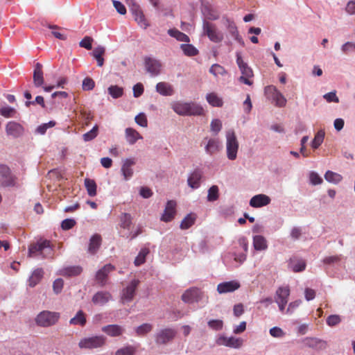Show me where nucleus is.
<instances>
[{"mask_svg":"<svg viewBox=\"0 0 355 355\" xmlns=\"http://www.w3.org/2000/svg\"><path fill=\"white\" fill-rule=\"evenodd\" d=\"M172 110L180 116H201L204 110L195 102L177 101L171 103Z\"/></svg>","mask_w":355,"mask_h":355,"instance_id":"1","label":"nucleus"},{"mask_svg":"<svg viewBox=\"0 0 355 355\" xmlns=\"http://www.w3.org/2000/svg\"><path fill=\"white\" fill-rule=\"evenodd\" d=\"M53 248L48 240H40L30 245L28 256L31 257L49 258L53 254Z\"/></svg>","mask_w":355,"mask_h":355,"instance_id":"2","label":"nucleus"},{"mask_svg":"<svg viewBox=\"0 0 355 355\" xmlns=\"http://www.w3.org/2000/svg\"><path fill=\"white\" fill-rule=\"evenodd\" d=\"M226 155L229 160L234 161L237 158L239 148V143L233 129H229L225 132Z\"/></svg>","mask_w":355,"mask_h":355,"instance_id":"3","label":"nucleus"},{"mask_svg":"<svg viewBox=\"0 0 355 355\" xmlns=\"http://www.w3.org/2000/svg\"><path fill=\"white\" fill-rule=\"evenodd\" d=\"M60 318V313L55 311H42L35 318V324L41 327L55 325Z\"/></svg>","mask_w":355,"mask_h":355,"instance_id":"4","label":"nucleus"},{"mask_svg":"<svg viewBox=\"0 0 355 355\" xmlns=\"http://www.w3.org/2000/svg\"><path fill=\"white\" fill-rule=\"evenodd\" d=\"M106 343V338L103 335L92 336L81 338L78 347L81 349H93L103 347Z\"/></svg>","mask_w":355,"mask_h":355,"instance_id":"5","label":"nucleus"},{"mask_svg":"<svg viewBox=\"0 0 355 355\" xmlns=\"http://www.w3.org/2000/svg\"><path fill=\"white\" fill-rule=\"evenodd\" d=\"M236 64L242 73V76L239 78V81L245 85H251L252 82L250 78L253 76L252 69L243 61L241 52L237 51L236 53Z\"/></svg>","mask_w":355,"mask_h":355,"instance_id":"6","label":"nucleus"},{"mask_svg":"<svg viewBox=\"0 0 355 355\" xmlns=\"http://www.w3.org/2000/svg\"><path fill=\"white\" fill-rule=\"evenodd\" d=\"M177 331L173 328H163L154 335L155 342L158 345H165L171 343L176 336Z\"/></svg>","mask_w":355,"mask_h":355,"instance_id":"7","label":"nucleus"},{"mask_svg":"<svg viewBox=\"0 0 355 355\" xmlns=\"http://www.w3.org/2000/svg\"><path fill=\"white\" fill-rule=\"evenodd\" d=\"M266 94L272 99L275 106L284 107L286 105L287 100L282 93L275 86L268 85L265 87Z\"/></svg>","mask_w":355,"mask_h":355,"instance_id":"8","label":"nucleus"},{"mask_svg":"<svg viewBox=\"0 0 355 355\" xmlns=\"http://www.w3.org/2000/svg\"><path fill=\"white\" fill-rule=\"evenodd\" d=\"M202 28L203 34L206 35L211 42L219 43L223 41V34L216 28L214 24L204 21Z\"/></svg>","mask_w":355,"mask_h":355,"instance_id":"9","label":"nucleus"},{"mask_svg":"<svg viewBox=\"0 0 355 355\" xmlns=\"http://www.w3.org/2000/svg\"><path fill=\"white\" fill-rule=\"evenodd\" d=\"M201 146H204L206 154L213 155L218 153L221 148V143L218 138L205 137L201 143Z\"/></svg>","mask_w":355,"mask_h":355,"instance_id":"10","label":"nucleus"},{"mask_svg":"<svg viewBox=\"0 0 355 355\" xmlns=\"http://www.w3.org/2000/svg\"><path fill=\"white\" fill-rule=\"evenodd\" d=\"M139 284L138 279H132L121 293V301L123 304L131 302L135 295L136 289Z\"/></svg>","mask_w":355,"mask_h":355,"instance_id":"11","label":"nucleus"},{"mask_svg":"<svg viewBox=\"0 0 355 355\" xmlns=\"http://www.w3.org/2000/svg\"><path fill=\"white\" fill-rule=\"evenodd\" d=\"M6 135L12 138L21 137L24 134V128L21 124L14 121H8L6 125Z\"/></svg>","mask_w":355,"mask_h":355,"instance_id":"12","label":"nucleus"},{"mask_svg":"<svg viewBox=\"0 0 355 355\" xmlns=\"http://www.w3.org/2000/svg\"><path fill=\"white\" fill-rule=\"evenodd\" d=\"M216 343L218 345L238 349L242 345L243 340L234 336L227 337L224 335H220L216 338Z\"/></svg>","mask_w":355,"mask_h":355,"instance_id":"13","label":"nucleus"},{"mask_svg":"<svg viewBox=\"0 0 355 355\" xmlns=\"http://www.w3.org/2000/svg\"><path fill=\"white\" fill-rule=\"evenodd\" d=\"M0 182L3 187L15 185V178L11 174L10 169L5 164L0 165Z\"/></svg>","mask_w":355,"mask_h":355,"instance_id":"14","label":"nucleus"},{"mask_svg":"<svg viewBox=\"0 0 355 355\" xmlns=\"http://www.w3.org/2000/svg\"><path fill=\"white\" fill-rule=\"evenodd\" d=\"M144 64L146 71L151 76H157L160 73L162 64L159 60L152 58H146Z\"/></svg>","mask_w":355,"mask_h":355,"instance_id":"15","label":"nucleus"},{"mask_svg":"<svg viewBox=\"0 0 355 355\" xmlns=\"http://www.w3.org/2000/svg\"><path fill=\"white\" fill-rule=\"evenodd\" d=\"M122 162L121 172L124 180L127 181L131 179L133 175L134 171L132 167L135 164L136 162L134 158H127L123 159Z\"/></svg>","mask_w":355,"mask_h":355,"instance_id":"16","label":"nucleus"},{"mask_svg":"<svg viewBox=\"0 0 355 355\" xmlns=\"http://www.w3.org/2000/svg\"><path fill=\"white\" fill-rule=\"evenodd\" d=\"M201 298L200 291L196 288L187 290L182 295V300L186 303L198 302Z\"/></svg>","mask_w":355,"mask_h":355,"instance_id":"17","label":"nucleus"},{"mask_svg":"<svg viewBox=\"0 0 355 355\" xmlns=\"http://www.w3.org/2000/svg\"><path fill=\"white\" fill-rule=\"evenodd\" d=\"M114 269L112 264H106L101 269L97 271L96 279L101 286L106 284L108 274Z\"/></svg>","mask_w":355,"mask_h":355,"instance_id":"18","label":"nucleus"},{"mask_svg":"<svg viewBox=\"0 0 355 355\" xmlns=\"http://www.w3.org/2000/svg\"><path fill=\"white\" fill-rule=\"evenodd\" d=\"M288 267L295 272H300L305 270L306 262L297 257H292L288 261Z\"/></svg>","mask_w":355,"mask_h":355,"instance_id":"19","label":"nucleus"},{"mask_svg":"<svg viewBox=\"0 0 355 355\" xmlns=\"http://www.w3.org/2000/svg\"><path fill=\"white\" fill-rule=\"evenodd\" d=\"M240 287V284L237 281H230L220 283L217 286V291L220 294L234 292Z\"/></svg>","mask_w":355,"mask_h":355,"instance_id":"20","label":"nucleus"},{"mask_svg":"<svg viewBox=\"0 0 355 355\" xmlns=\"http://www.w3.org/2000/svg\"><path fill=\"white\" fill-rule=\"evenodd\" d=\"M270 201L269 196L265 194H257L250 199L249 204L254 208H259L269 205Z\"/></svg>","mask_w":355,"mask_h":355,"instance_id":"21","label":"nucleus"},{"mask_svg":"<svg viewBox=\"0 0 355 355\" xmlns=\"http://www.w3.org/2000/svg\"><path fill=\"white\" fill-rule=\"evenodd\" d=\"M202 177V173L200 170L196 169L191 173L187 179L189 187L193 189H196L200 186V181Z\"/></svg>","mask_w":355,"mask_h":355,"instance_id":"22","label":"nucleus"},{"mask_svg":"<svg viewBox=\"0 0 355 355\" xmlns=\"http://www.w3.org/2000/svg\"><path fill=\"white\" fill-rule=\"evenodd\" d=\"M112 299V295L107 291H98L92 297V302L98 306H103Z\"/></svg>","mask_w":355,"mask_h":355,"instance_id":"23","label":"nucleus"},{"mask_svg":"<svg viewBox=\"0 0 355 355\" xmlns=\"http://www.w3.org/2000/svg\"><path fill=\"white\" fill-rule=\"evenodd\" d=\"M176 202L173 200H168L165 207L161 220L164 222L171 221L175 214Z\"/></svg>","mask_w":355,"mask_h":355,"instance_id":"24","label":"nucleus"},{"mask_svg":"<svg viewBox=\"0 0 355 355\" xmlns=\"http://www.w3.org/2000/svg\"><path fill=\"white\" fill-rule=\"evenodd\" d=\"M101 330L110 337L120 336L125 331V329L118 324H108L103 327Z\"/></svg>","mask_w":355,"mask_h":355,"instance_id":"25","label":"nucleus"},{"mask_svg":"<svg viewBox=\"0 0 355 355\" xmlns=\"http://www.w3.org/2000/svg\"><path fill=\"white\" fill-rule=\"evenodd\" d=\"M303 342L306 347L317 350L324 349L327 347V343L318 338H306Z\"/></svg>","mask_w":355,"mask_h":355,"instance_id":"26","label":"nucleus"},{"mask_svg":"<svg viewBox=\"0 0 355 355\" xmlns=\"http://www.w3.org/2000/svg\"><path fill=\"white\" fill-rule=\"evenodd\" d=\"M83 268L79 266H72L63 268L58 271V274L65 277H74L80 275Z\"/></svg>","mask_w":355,"mask_h":355,"instance_id":"27","label":"nucleus"},{"mask_svg":"<svg viewBox=\"0 0 355 355\" xmlns=\"http://www.w3.org/2000/svg\"><path fill=\"white\" fill-rule=\"evenodd\" d=\"M156 92L164 96H172L174 93L171 85L166 82H159L156 85Z\"/></svg>","mask_w":355,"mask_h":355,"instance_id":"28","label":"nucleus"},{"mask_svg":"<svg viewBox=\"0 0 355 355\" xmlns=\"http://www.w3.org/2000/svg\"><path fill=\"white\" fill-rule=\"evenodd\" d=\"M101 236L99 234H94L89 239L88 252L92 254H96L101 245Z\"/></svg>","mask_w":355,"mask_h":355,"instance_id":"29","label":"nucleus"},{"mask_svg":"<svg viewBox=\"0 0 355 355\" xmlns=\"http://www.w3.org/2000/svg\"><path fill=\"white\" fill-rule=\"evenodd\" d=\"M289 295L290 290L288 286L279 287L276 291L275 301L276 303H280V302L288 303Z\"/></svg>","mask_w":355,"mask_h":355,"instance_id":"30","label":"nucleus"},{"mask_svg":"<svg viewBox=\"0 0 355 355\" xmlns=\"http://www.w3.org/2000/svg\"><path fill=\"white\" fill-rule=\"evenodd\" d=\"M42 68V65L40 63L37 62L33 72V83L35 86L37 87L42 86L44 83L43 71Z\"/></svg>","mask_w":355,"mask_h":355,"instance_id":"31","label":"nucleus"},{"mask_svg":"<svg viewBox=\"0 0 355 355\" xmlns=\"http://www.w3.org/2000/svg\"><path fill=\"white\" fill-rule=\"evenodd\" d=\"M125 135L127 142L130 145L135 144L137 140L142 139L141 135L132 128H127L125 130Z\"/></svg>","mask_w":355,"mask_h":355,"instance_id":"32","label":"nucleus"},{"mask_svg":"<svg viewBox=\"0 0 355 355\" xmlns=\"http://www.w3.org/2000/svg\"><path fill=\"white\" fill-rule=\"evenodd\" d=\"M230 258H233L232 267H239L243 264L247 258V253L240 252L239 249L230 254Z\"/></svg>","mask_w":355,"mask_h":355,"instance_id":"33","label":"nucleus"},{"mask_svg":"<svg viewBox=\"0 0 355 355\" xmlns=\"http://www.w3.org/2000/svg\"><path fill=\"white\" fill-rule=\"evenodd\" d=\"M253 247L257 251H264L268 248L266 239L261 235L253 236Z\"/></svg>","mask_w":355,"mask_h":355,"instance_id":"34","label":"nucleus"},{"mask_svg":"<svg viewBox=\"0 0 355 355\" xmlns=\"http://www.w3.org/2000/svg\"><path fill=\"white\" fill-rule=\"evenodd\" d=\"M44 271L42 268H37L33 272L28 279V285L31 287L36 286L43 277Z\"/></svg>","mask_w":355,"mask_h":355,"instance_id":"35","label":"nucleus"},{"mask_svg":"<svg viewBox=\"0 0 355 355\" xmlns=\"http://www.w3.org/2000/svg\"><path fill=\"white\" fill-rule=\"evenodd\" d=\"M87 322L85 314L82 310H79L76 315L69 320V324L71 325H80L83 327Z\"/></svg>","mask_w":355,"mask_h":355,"instance_id":"36","label":"nucleus"},{"mask_svg":"<svg viewBox=\"0 0 355 355\" xmlns=\"http://www.w3.org/2000/svg\"><path fill=\"white\" fill-rule=\"evenodd\" d=\"M105 47L98 46L95 48L92 53V56L96 60L97 65L98 67H102L103 65L104 59L103 58V55L105 53Z\"/></svg>","mask_w":355,"mask_h":355,"instance_id":"37","label":"nucleus"},{"mask_svg":"<svg viewBox=\"0 0 355 355\" xmlns=\"http://www.w3.org/2000/svg\"><path fill=\"white\" fill-rule=\"evenodd\" d=\"M324 179L330 183L337 184L340 183L343 180V176L336 172L331 171H327L324 174Z\"/></svg>","mask_w":355,"mask_h":355,"instance_id":"38","label":"nucleus"},{"mask_svg":"<svg viewBox=\"0 0 355 355\" xmlns=\"http://www.w3.org/2000/svg\"><path fill=\"white\" fill-rule=\"evenodd\" d=\"M168 34L173 37H175L177 40L184 42H189L190 39L188 35L184 33L180 32L176 28H171L168 31Z\"/></svg>","mask_w":355,"mask_h":355,"instance_id":"39","label":"nucleus"},{"mask_svg":"<svg viewBox=\"0 0 355 355\" xmlns=\"http://www.w3.org/2000/svg\"><path fill=\"white\" fill-rule=\"evenodd\" d=\"M207 102L214 107H222L223 102L221 98H220L216 93L211 92L207 94L206 96Z\"/></svg>","mask_w":355,"mask_h":355,"instance_id":"40","label":"nucleus"},{"mask_svg":"<svg viewBox=\"0 0 355 355\" xmlns=\"http://www.w3.org/2000/svg\"><path fill=\"white\" fill-rule=\"evenodd\" d=\"M137 347L134 345H125L115 352V355H135L137 352Z\"/></svg>","mask_w":355,"mask_h":355,"instance_id":"41","label":"nucleus"},{"mask_svg":"<svg viewBox=\"0 0 355 355\" xmlns=\"http://www.w3.org/2000/svg\"><path fill=\"white\" fill-rule=\"evenodd\" d=\"M17 114L15 108L7 105L0 106V114L5 118L15 117Z\"/></svg>","mask_w":355,"mask_h":355,"instance_id":"42","label":"nucleus"},{"mask_svg":"<svg viewBox=\"0 0 355 355\" xmlns=\"http://www.w3.org/2000/svg\"><path fill=\"white\" fill-rule=\"evenodd\" d=\"M180 49L187 56L191 57L198 54V50L190 44H182Z\"/></svg>","mask_w":355,"mask_h":355,"instance_id":"43","label":"nucleus"},{"mask_svg":"<svg viewBox=\"0 0 355 355\" xmlns=\"http://www.w3.org/2000/svg\"><path fill=\"white\" fill-rule=\"evenodd\" d=\"M85 187L89 196H95L96 195V184L94 180L85 178Z\"/></svg>","mask_w":355,"mask_h":355,"instance_id":"44","label":"nucleus"},{"mask_svg":"<svg viewBox=\"0 0 355 355\" xmlns=\"http://www.w3.org/2000/svg\"><path fill=\"white\" fill-rule=\"evenodd\" d=\"M324 131L322 130H319L315 135L314 139L311 141V147L313 149H317L322 144L324 139Z\"/></svg>","mask_w":355,"mask_h":355,"instance_id":"45","label":"nucleus"},{"mask_svg":"<svg viewBox=\"0 0 355 355\" xmlns=\"http://www.w3.org/2000/svg\"><path fill=\"white\" fill-rule=\"evenodd\" d=\"M153 329V325L149 323H144L135 328V332L139 336H144L150 332Z\"/></svg>","mask_w":355,"mask_h":355,"instance_id":"46","label":"nucleus"},{"mask_svg":"<svg viewBox=\"0 0 355 355\" xmlns=\"http://www.w3.org/2000/svg\"><path fill=\"white\" fill-rule=\"evenodd\" d=\"M108 94L113 98H119L123 95V89L118 85H111L107 88Z\"/></svg>","mask_w":355,"mask_h":355,"instance_id":"47","label":"nucleus"},{"mask_svg":"<svg viewBox=\"0 0 355 355\" xmlns=\"http://www.w3.org/2000/svg\"><path fill=\"white\" fill-rule=\"evenodd\" d=\"M229 33L234 37V39L242 46H244L245 42L241 36L239 35L237 27L236 24L230 26V28L227 29Z\"/></svg>","mask_w":355,"mask_h":355,"instance_id":"48","label":"nucleus"},{"mask_svg":"<svg viewBox=\"0 0 355 355\" xmlns=\"http://www.w3.org/2000/svg\"><path fill=\"white\" fill-rule=\"evenodd\" d=\"M196 216L194 215L191 214H187L182 220L180 227L182 230H187L194 224Z\"/></svg>","mask_w":355,"mask_h":355,"instance_id":"49","label":"nucleus"},{"mask_svg":"<svg viewBox=\"0 0 355 355\" xmlns=\"http://www.w3.org/2000/svg\"><path fill=\"white\" fill-rule=\"evenodd\" d=\"M133 17L141 28L146 29L149 26L142 10L138 12L135 15H133Z\"/></svg>","mask_w":355,"mask_h":355,"instance_id":"50","label":"nucleus"},{"mask_svg":"<svg viewBox=\"0 0 355 355\" xmlns=\"http://www.w3.org/2000/svg\"><path fill=\"white\" fill-rule=\"evenodd\" d=\"M131 225V215L127 213L123 214L120 218V227L125 230H130Z\"/></svg>","mask_w":355,"mask_h":355,"instance_id":"51","label":"nucleus"},{"mask_svg":"<svg viewBox=\"0 0 355 355\" xmlns=\"http://www.w3.org/2000/svg\"><path fill=\"white\" fill-rule=\"evenodd\" d=\"M98 127L97 125H95L92 130L89 132L83 134V139L85 141H90L94 139L98 136Z\"/></svg>","mask_w":355,"mask_h":355,"instance_id":"52","label":"nucleus"},{"mask_svg":"<svg viewBox=\"0 0 355 355\" xmlns=\"http://www.w3.org/2000/svg\"><path fill=\"white\" fill-rule=\"evenodd\" d=\"M149 253V250L147 248H142L139 252L138 255L135 259V265L139 266L144 263L146 260V255Z\"/></svg>","mask_w":355,"mask_h":355,"instance_id":"53","label":"nucleus"},{"mask_svg":"<svg viewBox=\"0 0 355 355\" xmlns=\"http://www.w3.org/2000/svg\"><path fill=\"white\" fill-rule=\"evenodd\" d=\"M341 317L337 314L330 315L327 318L326 320L327 324L331 327L339 324L341 322Z\"/></svg>","mask_w":355,"mask_h":355,"instance_id":"54","label":"nucleus"},{"mask_svg":"<svg viewBox=\"0 0 355 355\" xmlns=\"http://www.w3.org/2000/svg\"><path fill=\"white\" fill-rule=\"evenodd\" d=\"M218 198V187L216 185L211 187L208 190L207 200L213 202Z\"/></svg>","mask_w":355,"mask_h":355,"instance_id":"55","label":"nucleus"},{"mask_svg":"<svg viewBox=\"0 0 355 355\" xmlns=\"http://www.w3.org/2000/svg\"><path fill=\"white\" fill-rule=\"evenodd\" d=\"M209 72L214 76L226 73L225 68L218 64H212L209 69Z\"/></svg>","mask_w":355,"mask_h":355,"instance_id":"56","label":"nucleus"},{"mask_svg":"<svg viewBox=\"0 0 355 355\" xmlns=\"http://www.w3.org/2000/svg\"><path fill=\"white\" fill-rule=\"evenodd\" d=\"M222 129V122L219 119H213L210 124V130L214 135H217Z\"/></svg>","mask_w":355,"mask_h":355,"instance_id":"57","label":"nucleus"},{"mask_svg":"<svg viewBox=\"0 0 355 355\" xmlns=\"http://www.w3.org/2000/svg\"><path fill=\"white\" fill-rule=\"evenodd\" d=\"M341 51L345 54H349L355 52V42H347L344 43L340 47Z\"/></svg>","mask_w":355,"mask_h":355,"instance_id":"58","label":"nucleus"},{"mask_svg":"<svg viewBox=\"0 0 355 355\" xmlns=\"http://www.w3.org/2000/svg\"><path fill=\"white\" fill-rule=\"evenodd\" d=\"M270 335L276 338H282L285 336L286 333L282 329L278 327H274L269 330Z\"/></svg>","mask_w":355,"mask_h":355,"instance_id":"59","label":"nucleus"},{"mask_svg":"<svg viewBox=\"0 0 355 355\" xmlns=\"http://www.w3.org/2000/svg\"><path fill=\"white\" fill-rule=\"evenodd\" d=\"M309 181L312 185H318L322 183V178L315 171L310 172Z\"/></svg>","mask_w":355,"mask_h":355,"instance_id":"60","label":"nucleus"},{"mask_svg":"<svg viewBox=\"0 0 355 355\" xmlns=\"http://www.w3.org/2000/svg\"><path fill=\"white\" fill-rule=\"evenodd\" d=\"M94 86H95L94 81L93 80L92 78H91L89 77L85 78L83 81L82 87H83V89L85 91L92 90L94 89Z\"/></svg>","mask_w":355,"mask_h":355,"instance_id":"61","label":"nucleus"},{"mask_svg":"<svg viewBox=\"0 0 355 355\" xmlns=\"http://www.w3.org/2000/svg\"><path fill=\"white\" fill-rule=\"evenodd\" d=\"M135 122L139 125L146 128L148 125V121L144 113H139L135 118Z\"/></svg>","mask_w":355,"mask_h":355,"instance_id":"62","label":"nucleus"},{"mask_svg":"<svg viewBox=\"0 0 355 355\" xmlns=\"http://www.w3.org/2000/svg\"><path fill=\"white\" fill-rule=\"evenodd\" d=\"M127 3L129 6L130 11L132 12V15L142 10L139 5L135 1L128 0Z\"/></svg>","mask_w":355,"mask_h":355,"instance_id":"63","label":"nucleus"},{"mask_svg":"<svg viewBox=\"0 0 355 355\" xmlns=\"http://www.w3.org/2000/svg\"><path fill=\"white\" fill-rule=\"evenodd\" d=\"M92 42H93L92 37L86 36L80 42L79 45L80 47L85 48L87 50H90L92 48Z\"/></svg>","mask_w":355,"mask_h":355,"instance_id":"64","label":"nucleus"}]
</instances>
